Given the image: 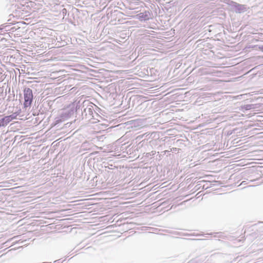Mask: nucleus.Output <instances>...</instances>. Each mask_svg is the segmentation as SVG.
I'll return each instance as SVG.
<instances>
[{"label": "nucleus", "instance_id": "obj_1", "mask_svg": "<svg viewBox=\"0 0 263 263\" xmlns=\"http://www.w3.org/2000/svg\"><path fill=\"white\" fill-rule=\"evenodd\" d=\"M33 99L32 91L30 88L24 90V106L28 107L31 105Z\"/></svg>", "mask_w": 263, "mask_h": 263}, {"label": "nucleus", "instance_id": "obj_2", "mask_svg": "<svg viewBox=\"0 0 263 263\" xmlns=\"http://www.w3.org/2000/svg\"><path fill=\"white\" fill-rule=\"evenodd\" d=\"M13 119V118L11 116L4 117L2 119L0 120V126L7 125V124L9 123Z\"/></svg>", "mask_w": 263, "mask_h": 263}, {"label": "nucleus", "instance_id": "obj_3", "mask_svg": "<svg viewBox=\"0 0 263 263\" xmlns=\"http://www.w3.org/2000/svg\"><path fill=\"white\" fill-rule=\"evenodd\" d=\"M259 49L262 52H263V46H259Z\"/></svg>", "mask_w": 263, "mask_h": 263}]
</instances>
